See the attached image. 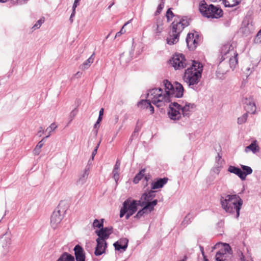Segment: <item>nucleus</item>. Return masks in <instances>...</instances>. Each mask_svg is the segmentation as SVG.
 <instances>
[{"label":"nucleus","instance_id":"f257e3e1","mask_svg":"<svg viewBox=\"0 0 261 261\" xmlns=\"http://www.w3.org/2000/svg\"><path fill=\"white\" fill-rule=\"evenodd\" d=\"M203 65L198 61L192 60V65L185 70L184 79L189 87L198 91L197 86L201 78Z\"/></svg>","mask_w":261,"mask_h":261},{"label":"nucleus","instance_id":"f03ea898","mask_svg":"<svg viewBox=\"0 0 261 261\" xmlns=\"http://www.w3.org/2000/svg\"><path fill=\"white\" fill-rule=\"evenodd\" d=\"M190 20L187 16L176 15L170 27L169 38L166 39L168 44L173 45L178 42L180 33L186 27L190 25Z\"/></svg>","mask_w":261,"mask_h":261},{"label":"nucleus","instance_id":"7ed1b4c3","mask_svg":"<svg viewBox=\"0 0 261 261\" xmlns=\"http://www.w3.org/2000/svg\"><path fill=\"white\" fill-rule=\"evenodd\" d=\"M221 206L226 212L232 214L236 212V218H238L240 211L243 204V200L237 195H227L220 198Z\"/></svg>","mask_w":261,"mask_h":261},{"label":"nucleus","instance_id":"20e7f679","mask_svg":"<svg viewBox=\"0 0 261 261\" xmlns=\"http://www.w3.org/2000/svg\"><path fill=\"white\" fill-rule=\"evenodd\" d=\"M147 96L150 97L151 102L157 107L164 106L165 103H169V100L163 94V90L161 88H153L148 91Z\"/></svg>","mask_w":261,"mask_h":261},{"label":"nucleus","instance_id":"39448f33","mask_svg":"<svg viewBox=\"0 0 261 261\" xmlns=\"http://www.w3.org/2000/svg\"><path fill=\"white\" fill-rule=\"evenodd\" d=\"M137 211V200L128 198L125 200L122 204V207L121 208L120 211V217L122 218L127 212L135 214Z\"/></svg>","mask_w":261,"mask_h":261},{"label":"nucleus","instance_id":"423d86ee","mask_svg":"<svg viewBox=\"0 0 261 261\" xmlns=\"http://www.w3.org/2000/svg\"><path fill=\"white\" fill-rule=\"evenodd\" d=\"M186 43L189 50H194L199 45L200 42V36L196 33H189L186 38Z\"/></svg>","mask_w":261,"mask_h":261},{"label":"nucleus","instance_id":"0eeeda50","mask_svg":"<svg viewBox=\"0 0 261 261\" xmlns=\"http://www.w3.org/2000/svg\"><path fill=\"white\" fill-rule=\"evenodd\" d=\"M185 56L181 54H175L170 60V63L176 70H179L185 68L186 64Z\"/></svg>","mask_w":261,"mask_h":261},{"label":"nucleus","instance_id":"6e6552de","mask_svg":"<svg viewBox=\"0 0 261 261\" xmlns=\"http://www.w3.org/2000/svg\"><path fill=\"white\" fill-rule=\"evenodd\" d=\"M11 244V240L8 234H5L0 238V256L7 254Z\"/></svg>","mask_w":261,"mask_h":261},{"label":"nucleus","instance_id":"1a4fd4ad","mask_svg":"<svg viewBox=\"0 0 261 261\" xmlns=\"http://www.w3.org/2000/svg\"><path fill=\"white\" fill-rule=\"evenodd\" d=\"M158 200L157 199H155L154 201L150 203H148L146 205H144L143 208L139 210L137 214L135 216V218L137 219H140L142 216H143L144 215H147L149 213H151L152 211L154 210V207L158 204Z\"/></svg>","mask_w":261,"mask_h":261},{"label":"nucleus","instance_id":"9d476101","mask_svg":"<svg viewBox=\"0 0 261 261\" xmlns=\"http://www.w3.org/2000/svg\"><path fill=\"white\" fill-rule=\"evenodd\" d=\"M113 227L112 226L100 228V229L95 230V233L98 236L97 239H99L103 241L109 238L110 236L113 233Z\"/></svg>","mask_w":261,"mask_h":261},{"label":"nucleus","instance_id":"9b49d317","mask_svg":"<svg viewBox=\"0 0 261 261\" xmlns=\"http://www.w3.org/2000/svg\"><path fill=\"white\" fill-rule=\"evenodd\" d=\"M220 52L222 56L221 58V62H222L226 58H229V56H232L234 52L237 51L233 50V48L231 44L227 43L222 46Z\"/></svg>","mask_w":261,"mask_h":261},{"label":"nucleus","instance_id":"f8f14e48","mask_svg":"<svg viewBox=\"0 0 261 261\" xmlns=\"http://www.w3.org/2000/svg\"><path fill=\"white\" fill-rule=\"evenodd\" d=\"M163 85L164 86L165 90V93L163 94L169 100L170 102L171 101V97H173L175 94L174 86L168 80L163 81Z\"/></svg>","mask_w":261,"mask_h":261},{"label":"nucleus","instance_id":"ddd939ff","mask_svg":"<svg viewBox=\"0 0 261 261\" xmlns=\"http://www.w3.org/2000/svg\"><path fill=\"white\" fill-rule=\"evenodd\" d=\"M155 192L152 190H150L147 192L142 194L141 197V200H143L141 205H146L148 203L153 202L155 199L153 200V199L155 197Z\"/></svg>","mask_w":261,"mask_h":261},{"label":"nucleus","instance_id":"4468645a","mask_svg":"<svg viewBox=\"0 0 261 261\" xmlns=\"http://www.w3.org/2000/svg\"><path fill=\"white\" fill-rule=\"evenodd\" d=\"M73 251L74 253V258L76 261H85L86 253L83 248L79 244L76 245Z\"/></svg>","mask_w":261,"mask_h":261},{"label":"nucleus","instance_id":"2eb2a0df","mask_svg":"<svg viewBox=\"0 0 261 261\" xmlns=\"http://www.w3.org/2000/svg\"><path fill=\"white\" fill-rule=\"evenodd\" d=\"M96 246L95 248L94 254L96 256H100L104 253L107 248V243L99 239H96Z\"/></svg>","mask_w":261,"mask_h":261},{"label":"nucleus","instance_id":"dca6fc26","mask_svg":"<svg viewBox=\"0 0 261 261\" xmlns=\"http://www.w3.org/2000/svg\"><path fill=\"white\" fill-rule=\"evenodd\" d=\"M128 240L126 238H122L115 242L113 246L116 250L122 252L126 250L128 246Z\"/></svg>","mask_w":261,"mask_h":261},{"label":"nucleus","instance_id":"f3484780","mask_svg":"<svg viewBox=\"0 0 261 261\" xmlns=\"http://www.w3.org/2000/svg\"><path fill=\"white\" fill-rule=\"evenodd\" d=\"M62 220V217L61 215L60 211L58 210L57 211L54 212L50 218L51 227L55 229Z\"/></svg>","mask_w":261,"mask_h":261},{"label":"nucleus","instance_id":"a211bd4d","mask_svg":"<svg viewBox=\"0 0 261 261\" xmlns=\"http://www.w3.org/2000/svg\"><path fill=\"white\" fill-rule=\"evenodd\" d=\"M210 5H208L204 0L201 1L199 5V10L203 17L208 18L210 14Z\"/></svg>","mask_w":261,"mask_h":261},{"label":"nucleus","instance_id":"6ab92c4d","mask_svg":"<svg viewBox=\"0 0 261 261\" xmlns=\"http://www.w3.org/2000/svg\"><path fill=\"white\" fill-rule=\"evenodd\" d=\"M210 14L208 18H218L222 16L223 11L220 8L215 6L213 4L210 5Z\"/></svg>","mask_w":261,"mask_h":261},{"label":"nucleus","instance_id":"aec40b11","mask_svg":"<svg viewBox=\"0 0 261 261\" xmlns=\"http://www.w3.org/2000/svg\"><path fill=\"white\" fill-rule=\"evenodd\" d=\"M168 180L167 177L156 178L155 180L152 182L151 185V189L152 190L162 188L166 184Z\"/></svg>","mask_w":261,"mask_h":261},{"label":"nucleus","instance_id":"412c9836","mask_svg":"<svg viewBox=\"0 0 261 261\" xmlns=\"http://www.w3.org/2000/svg\"><path fill=\"white\" fill-rule=\"evenodd\" d=\"M168 115L171 119L173 120H179L181 117V114L179 112V110H177L172 107L171 105H169V107Z\"/></svg>","mask_w":261,"mask_h":261},{"label":"nucleus","instance_id":"4be33fe9","mask_svg":"<svg viewBox=\"0 0 261 261\" xmlns=\"http://www.w3.org/2000/svg\"><path fill=\"white\" fill-rule=\"evenodd\" d=\"M174 89L175 94L173 96L177 98L182 97L184 91V88L182 85L180 83L175 82Z\"/></svg>","mask_w":261,"mask_h":261},{"label":"nucleus","instance_id":"5701e85b","mask_svg":"<svg viewBox=\"0 0 261 261\" xmlns=\"http://www.w3.org/2000/svg\"><path fill=\"white\" fill-rule=\"evenodd\" d=\"M241 167L242 169V174H241V180H244L246 179V176L248 175L251 174L253 170L252 168L248 166L241 165Z\"/></svg>","mask_w":261,"mask_h":261},{"label":"nucleus","instance_id":"b1692460","mask_svg":"<svg viewBox=\"0 0 261 261\" xmlns=\"http://www.w3.org/2000/svg\"><path fill=\"white\" fill-rule=\"evenodd\" d=\"M163 20L158 18L156 20V23L152 27L153 31L157 35H159L163 31Z\"/></svg>","mask_w":261,"mask_h":261},{"label":"nucleus","instance_id":"393cba45","mask_svg":"<svg viewBox=\"0 0 261 261\" xmlns=\"http://www.w3.org/2000/svg\"><path fill=\"white\" fill-rule=\"evenodd\" d=\"M56 261H75V258L71 254L64 252Z\"/></svg>","mask_w":261,"mask_h":261},{"label":"nucleus","instance_id":"a878e982","mask_svg":"<svg viewBox=\"0 0 261 261\" xmlns=\"http://www.w3.org/2000/svg\"><path fill=\"white\" fill-rule=\"evenodd\" d=\"M238 54L237 52H234L232 56H229V62L230 67L231 69H234L238 63Z\"/></svg>","mask_w":261,"mask_h":261},{"label":"nucleus","instance_id":"bb28decb","mask_svg":"<svg viewBox=\"0 0 261 261\" xmlns=\"http://www.w3.org/2000/svg\"><path fill=\"white\" fill-rule=\"evenodd\" d=\"M94 53H93L87 60H86L80 66V68L84 70L88 69L91 64L93 62Z\"/></svg>","mask_w":261,"mask_h":261},{"label":"nucleus","instance_id":"cd10ccee","mask_svg":"<svg viewBox=\"0 0 261 261\" xmlns=\"http://www.w3.org/2000/svg\"><path fill=\"white\" fill-rule=\"evenodd\" d=\"M228 171L233 173L238 176L241 179V174H242V169L238 167L230 165L228 167Z\"/></svg>","mask_w":261,"mask_h":261},{"label":"nucleus","instance_id":"c85d7f7f","mask_svg":"<svg viewBox=\"0 0 261 261\" xmlns=\"http://www.w3.org/2000/svg\"><path fill=\"white\" fill-rule=\"evenodd\" d=\"M89 170L90 168L87 166L84 170V173L80 176L78 182L80 184H83L86 182L89 173Z\"/></svg>","mask_w":261,"mask_h":261},{"label":"nucleus","instance_id":"c756f323","mask_svg":"<svg viewBox=\"0 0 261 261\" xmlns=\"http://www.w3.org/2000/svg\"><path fill=\"white\" fill-rule=\"evenodd\" d=\"M242 0H223V3H224L225 7H233L239 5Z\"/></svg>","mask_w":261,"mask_h":261},{"label":"nucleus","instance_id":"7c9ffc66","mask_svg":"<svg viewBox=\"0 0 261 261\" xmlns=\"http://www.w3.org/2000/svg\"><path fill=\"white\" fill-rule=\"evenodd\" d=\"M151 101H150L149 99H145V100H141L138 102L137 106H140L142 104V103L146 105L147 106L144 107L146 109H149L151 112V114L154 113V108L151 104Z\"/></svg>","mask_w":261,"mask_h":261},{"label":"nucleus","instance_id":"2f4dec72","mask_svg":"<svg viewBox=\"0 0 261 261\" xmlns=\"http://www.w3.org/2000/svg\"><path fill=\"white\" fill-rule=\"evenodd\" d=\"M248 151H252L254 153L259 151L258 146L255 142H252L249 145L246 147L245 151L247 152Z\"/></svg>","mask_w":261,"mask_h":261},{"label":"nucleus","instance_id":"473e14b6","mask_svg":"<svg viewBox=\"0 0 261 261\" xmlns=\"http://www.w3.org/2000/svg\"><path fill=\"white\" fill-rule=\"evenodd\" d=\"M145 169H142L134 177L133 182L134 184H138L140 180L143 177Z\"/></svg>","mask_w":261,"mask_h":261},{"label":"nucleus","instance_id":"72a5a7b5","mask_svg":"<svg viewBox=\"0 0 261 261\" xmlns=\"http://www.w3.org/2000/svg\"><path fill=\"white\" fill-rule=\"evenodd\" d=\"M103 219H101L100 221H99L98 219H95L93 222V227L94 228H98L100 229V228L103 227Z\"/></svg>","mask_w":261,"mask_h":261},{"label":"nucleus","instance_id":"f704fd0d","mask_svg":"<svg viewBox=\"0 0 261 261\" xmlns=\"http://www.w3.org/2000/svg\"><path fill=\"white\" fill-rule=\"evenodd\" d=\"M44 145L43 140L40 141L33 150V153L35 155H39L40 152V149Z\"/></svg>","mask_w":261,"mask_h":261},{"label":"nucleus","instance_id":"c9c22d12","mask_svg":"<svg viewBox=\"0 0 261 261\" xmlns=\"http://www.w3.org/2000/svg\"><path fill=\"white\" fill-rule=\"evenodd\" d=\"M190 106H191V109H193L196 105L194 103H187L184 107H181L180 110L181 112H190Z\"/></svg>","mask_w":261,"mask_h":261},{"label":"nucleus","instance_id":"e433bc0d","mask_svg":"<svg viewBox=\"0 0 261 261\" xmlns=\"http://www.w3.org/2000/svg\"><path fill=\"white\" fill-rule=\"evenodd\" d=\"M247 118H248V113H246L244 114L242 116H241V117H240L238 118V121H237L238 123L239 124H242L244 123L246 121Z\"/></svg>","mask_w":261,"mask_h":261},{"label":"nucleus","instance_id":"4c0bfd02","mask_svg":"<svg viewBox=\"0 0 261 261\" xmlns=\"http://www.w3.org/2000/svg\"><path fill=\"white\" fill-rule=\"evenodd\" d=\"M176 15H175L171 10V8H169L166 12V16L167 19V21H169L173 17H175Z\"/></svg>","mask_w":261,"mask_h":261},{"label":"nucleus","instance_id":"58836bf2","mask_svg":"<svg viewBox=\"0 0 261 261\" xmlns=\"http://www.w3.org/2000/svg\"><path fill=\"white\" fill-rule=\"evenodd\" d=\"M164 7V0H162L161 3L158 5L157 9L154 13L155 15L160 14Z\"/></svg>","mask_w":261,"mask_h":261},{"label":"nucleus","instance_id":"ea45409f","mask_svg":"<svg viewBox=\"0 0 261 261\" xmlns=\"http://www.w3.org/2000/svg\"><path fill=\"white\" fill-rule=\"evenodd\" d=\"M224 255V253L220 251L216 253L215 258L216 261H227L226 259H223L222 256Z\"/></svg>","mask_w":261,"mask_h":261},{"label":"nucleus","instance_id":"a19ab883","mask_svg":"<svg viewBox=\"0 0 261 261\" xmlns=\"http://www.w3.org/2000/svg\"><path fill=\"white\" fill-rule=\"evenodd\" d=\"M129 21H128L127 22H126V23H124V24L123 25V27H122L120 31L116 34L115 38L119 37L122 34H123L126 32V31L124 30V27L125 26H126L128 24H129Z\"/></svg>","mask_w":261,"mask_h":261},{"label":"nucleus","instance_id":"79ce46f5","mask_svg":"<svg viewBox=\"0 0 261 261\" xmlns=\"http://www.w3.org/2000/svg\"><path fill=\"white\" fill-rule=\"evenodd\" d=\"M44 18L42 17L36 22V23L32 27V29H33L34 30L39 29L41 25L44 22Z\"/></svg>","mask_w":261,"mask_h":261},{"label":"nucleus","instance_id":"37998d69","mask_svg":"<svg viewBox=\"0 0 261 261\" xmlns=\"http://www.w3.org/2000/svg\"><path fill=\"white\" fill-rule=\"evenodd\" d=\"M112 174L113 175V177L114 179H115V181L117 182L119 178V173L118 172V170L114 168L112 171Z\"/></svg>","mask_w":261,"mask_h":261},{"label":"nucleus","instance_id":"c03bdc74","mask_svg":"<svg viewBox=\"0 0 261 261\" xmlns=\"http://www.w3.org/2000/svg\"><path fill=\"white\" fill-rule=\"evenodd\" d=\"M224 245L225 246V248L224 249V251L222 252L224 253V255L227 252L229 254H231L232 250H231V248L230 246H229V245L228 244L225 243L224 244Z\"/></svg>","mask_w":261,"mask_h":261},{"label":"nucleus","instance_id":"a18cd8bd","mask_svg":"<svg viewBox=\"0 0 261 261\" xmlns=\"http://www.w3.org/2000/svg\"><path fill=\"white\" fill-rule=\"evenodd\" d=\"M141 126H142V124H139V121L138 120L136 125V127H135V130L131 136L132 137H133L134 136H135L136 135V133L139 132L140 130V129L141 128Z\"/></svg>","mask_w":261,"mask_h":261},{"label":"nucleus","instance_id":"49530a36","mask_svg":"<svg viewBox=\"0 0 261 261\" xmlns=\"http://www.w3.org/2000/svg\"><path fill=\"white\" fill-rule=\"evenodd\" d=\"M77 110L76 108H75L74 110H73L70 113L69 116V119H70V122L72 121V120L74 119L75 115L77 114Z\"/></svg>","mask_w":261,"mask_h":261},{"label":"nucleus","instance_id":"de8ad7c7","mask_svg":"<svg viewBox=\"0 0 261 261\" xmlns=\"http://www.w3.org/2000/svg\"><path fill=\"white\" fill-rule=\"evenodd\" d=\"M248 106L250 107V110H247V112H250L252 114H255L256 111V106L254 103L249 102Z\"/></svg>","mask_w":261,"mask_h":261},{"label":"nucleus","instance_id":"09e8293b","mask_svg":"<svg viewBox=\"0 0 261 261\" xmlns=\"http://www.w3.org/2000/svg\"><path fill=\"white\" fill-rule=\"evenodd\" d=\"M190 214L189 213L184 218V220L182 222V224L183 225H187L191 222L190 218H189Z\"/></svg>","mask_w":261,"mask_h":261},{"label":"nucleus","instance_id":"8fccbe9b","mask_svg":"<svg viewBox=\"0 0 261 261\" xmlns=\"http://www.w3.org/2000/svg\"><path fill=\"white\" fill-rule=\"evenodd\" d=\"M57 127V125L55 123H51L49 127H48L46 131L48 132L49 133H51L52 131L55 130Z\"/></svg>","mask_w":261,"mask_h":261},{"label":"nucleus","instance_id":"3c124183","mask_svg":"<svg viewBox=\"0 0 261 261\" xmlns=\"http://www.w3.org/2000/svg\"><path fill=\"white\" fill-rule=\"evenodd\" d=\"M254 42L255 43H261V32L258 31V33H257L254 38Z\"/></svg>","mask_w":261,"mask_h":261},{"label":"nucleus","instance_id":"603ef678","mask_svg":"<svg viewBox=\"0 0 261 261\" xmlns=\"http://www.w3.org/2000/svg\"><path fill=\"white\" fill-rule=\"evenodd\" d=\"M238 253L241 261H249L245 258L243 253L241 250H239Z\"/></svg>","mask_w":261,"mask_h":261},{"label":"nucleus","instance_id":"864d4df0","mask_svg":"<svg viewBox=\"0 0 261 261\" xmlns=\"http://www.w3.org/2000/svg\"><path fill=\"white\" fill-rule=\"evenodd\" d=\"M171 106H173L174 108V109H176L177 110H180V108H181V106L178 104L177 102H172L171 103V104L170 105Z\"/></svg>","mask_w":261,"mask_h":261},{"label":"nucleus","instance_id":"5fc2aeb1","mask_svg":"<svg viewBox=\"0 0 261 261\" xmlns=\"http://www.w3.org/2000/svg\"><path fill=\"white\" fill-rule=\"evenodd\" d=\"M100 143V141L99 142V143L97 144V145L95 146L94 150H93V151L92 152V154H91L93 155V157H94L95 155L96 154V153L97 152V149L99 146Z\"/></svg>","mask_w":261,"mask_h":261},{"label":"nucleus","instance_id":"6e6d98bb","mask_svg":"<svg viewBox=\"0 0 261 261\" xmlns=\"http://www.w3.org/2000/svg\"><path fill=\"white\" fill-rule=\"evenodd\" d=\"M75 9L76 8H74V7H72V13L71 14V15H70V19H69V20L71 21V22H73L72 18L73 17H74V16H75Z\"/></svg>","mask_w":261,"mask_h":261},{"label":"nucleus","instance_id":"4d7b16f0","mask_svg":"<svg viewBox=\"0 0 261 261\" xmlns=\"http://www.w3.org/2000/svg\"><path fill=\"white\" fill-rule=\"evenodd\" d=\"M120 166V162L119 160H117L116 162L115 165H114V168L115 169L119 170Z\"/></svg>","mask_w":261,"mask_h":261},{"label":"nucleus","instance_id":"13d9d810","mask_svg":"<svg viewBox=\"0 0 261 261\" xmlns=\"http://www.w3.org/2000/svg\"><path fill=\"white\" fill-rule=\"evenodd\" d=\"M184 117L189 118L190 115V112H181Z\"/></svg>","mask_w":261,"mask_h":261},{"label":"nucleus","instance_id":"bf43d9fd","mask_svg":"<svg viewBox=\"0 0 261 261\" xmlns=\"http://www.w3.org/2000/svg\"><path fill=\"white\" fill-rule=\"evenodd\" d=\"M99 127V124H97V123H95L94 125V128L95 129V135H96L98 132V129Z\"/></svg>","mask_w":261,"mask_h":261},{"label":"nucleus","instance_id":"052dcab7","mask_svg":"<svg viewBox=\"0 0 261 261\" xmlns=\"http://www.w3.org/2000/svg\"><path fill=\"white\" fill-rule=\"evenodd\" d=\"M134 214L130 212H127L126 213L125 218L126 219H128L130 216H132Z\"/></svg>","mask_w":261,"mask_h":261},{"label":"nucleus","instance_id":"680f3d73","mask_svg":"<svg viewBox=\"0 0 261 261\" xmlns=\"http://www.w3.org/2000/svg\"><path fill=\"white\" fill-rule=\"evenodd\" d=\"M104 109L101 108L99 112V116L98 117H102L103 115Z\"/></svg>","mask_w":261,"mask_h":261},{"label":"nucleus","instance_id":"e2e57ef3","mask_svg":"<svg viewBox=\"0 0 261 261\" xmlns=\"http://www.w3.org/2000/svg\"><path fill=\"white\" fill-rule=\"evenodd\" d=\"M150 175H145V177H144V180L146 181V186L147 185V182L150 179Z\"/></svg>","mask_w":261,"mask_h":261},{"label":"nucleus","instance_id":"0e129e2a","mask_svg":"<svg viewBox=\"0 0 261 261\" xmlns=\"http://www.w3.org/2000/svg\"><path fill=\"white\" fill-rule=\"evenodd\" d=\"M80 0H74V3L73 4L72 7H74V8H76L79 4Z\"/></svg>","mask_w":261,"mask_h":261},{"label":"nucleus","instance_id":"69168bd1","mask_svg":"<svg viewBox=\"0 0 261 261\" xmlns=\"http://www.w3.org/2000/svg\"><path fill=\"white\" fill-rule=\"evenodd\" d=\"M142 202H143V200H141V199L139 200H138V201L137 200V206L138 205H140L141 206L144 207L145 205H141V203H142Z\"/></svg>","mask_w":261,"mask_h":261},{"label":"nucleus","instance_id":"338daca9","mask_svg":"<svg viewBox=\"0 0 261 261\" xmlns=\"http://www.w3.org/2000/svg\"><path fill=\"white\" fill-rule=\"evenodd\" d=\"M145 106H146V105L145 104V103H142V104L140 106V105L138 106V107L139 108H140L141 109H146V108H144V107H145Z\"/></svg>","mask_w":261,"mask_h":261},{"label":"nucleus","instance_id":"774afa93","mask_svg":"<svg viewBox=\"0 0 261 261\" xmlns=\"http://www.w3.org/2000/svg\"><path fill=\"white\" fill-rule=\"evenodd\" d=\"M102 119V117H98L96 123H97V124H99L100 122L101 121Z\"/></svg>","mask_w":261,"mask_h":261}]
</instances>
